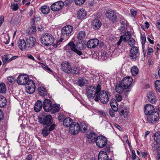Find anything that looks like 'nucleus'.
<instances>
[{
  "label": "nucleus",
  "mask_w": 160,
  "mask_h": 160,
  "mask_svg": "<svg viewBox=\"0 0 160 160\" xmlns=\"http://www.w3.org/2000/svg\"><path fill=\"white\" fill-rule=\"evenodd\" d=\"M132 81L131 77H128L124 78L118 84L115 86L116 92L118 93H122L124 90L129 89Z\"/></svg>",
  "instance_id": "1"
},
{
  "label": "nucleus",
  "mask_w": 160,
  "mask_h": 160,
  "mask_svg": "<svg viewBox=\"0 0 160 160\" xmlns=\"http://www.w3.org/2000/svg\"><path fill=\"white\" fill-rule=\"evenodd\" d=\"M86 95L89 99H92L98 96L101 90V86L98 84L96 88L95 86H89L86 89Z\"/></svg>",
  "instance_id": "2"
},
{
  "label": "nucleus",
  "mask_w": 160,
  "mask_h": 160,
  "mask_svg": "<svg viewBox=\"0 0 160 160\" xmlns=\"http://www.w3.org/2000/svg\"><path fill=\"white\" fill-rule=\"evenodd\" d=\"M92 142H95L97 146L100 148L105 147V150L107 151H109L110 150V147H107V144L108 142L107 138L103 136H97L96 138L93 139L91 140Z\"/></svg>",
  "instance_id": "3"
},
{
  "label": "nucleus",
  "mask_w": 160,
  "mask_h": 160,
  "mask_svg": "<svg viewBox=\"0 0 160 160\" xmlns=\"http://www.w3.org/2000/svg\"><path fill=\"white\" fill-rule=\"evenodd\" d=\"M54 41V37L50 33H44L41 38V42L45 46H50L52 45Z\"/></svg>",
  "instance_id": "4"
},
{
  "label": "nucleus",
  "mask_w": 160,
  "mask_h": 160,
  "mask_svg": "<svg viewBox=\"0 0 160 160\" xmlns=\"http://www.w3.org/2000/svg\"><path fill=\"white\" fill-rule=\"evenodd\" d=\"M39 122L43 126L47 125L48 127L52 123L53 118L50 115H46L44 114H42L41 117H39Z\"/></svg>",
  "instance_id": "5"
},
{
  "label": "nucleus",
  "mask_w": 160,
  "mask_h": 160,
  "mask_svg": "<svg viewBox=\"0 0 160 160\" xmlns=\"http://www.w3.org/2000/svg\"><path fill=\"white\" fill-rule=\"evenodd\" d=\"M94 100L96 102L100 100L102 103H107L109 101L108 92L104 90H101Z\"/></svg>",
  "instance_id": "6"
},
{
  "label": "nucleus",
  "mask_w": 160,
  "mask_h": 160,
  "mask_svg": "<svg viewBox=\"0 0 160 160\" xmlns=\"http://www.w3.org/2000/svg\"><path fill=\"white\" fill-rule=\"evenodd\" d=\"M147 120L150 123L152 124L156 122L159 119L158 112L155 111L152 113L147 116Z\"/></svg>",
  "instance_id": "7"
},
{
  "label": "nucleus",
  "mask_w": 160,
  "mask_h": 160,
  "mask_svg": "<svg viewBox=\"0 0 160 160\" xmlns=\"http://www.w3.org/2000/svg\"><path fill=\"white\" fill-rule=\"evenodd\" d=\"M35 83L32 80H30L26 85V92L28 93L32 94L35 91Z\"/></svg>",
  "instance_id": "8"
},
{
  "label": "nucleus",
  "mask_w": 160,
  "mask_h": 160,
  "mask_svg": "<svg viewBox=\"0 0 160 160\" xmlns=\"http://www.w3.org/2000/svg\"><path fill=\"white\" fill-rule=\"evenodd\" d=\"M26 42L28 48L30 50L35 47L36 39L33 36H29L27 38Z\"/></svg>",
  "instance_id": "9"
},
{
  "label": "nucleus",
  "mask_w": 160,
  "mask_h": 160,
  "mask_svg": "<svg viewBox=\"0 0 160 160\" xmlns=\"http://www.w3.org/2000/svg\"><path fill=\"white\" fill-rule=\"evenodd\" d=\"M30 81L28 76L26 74H22L20 75L17 79V82L19 85H25Z\"/></svg>",
  "instance_id": "10"
},
{
  "label": "nucleus",
  "mask_w": 160,
  "mask_h": 160,
  "mask_svg": "<svg viewBox=\"0 0 160 160\" xmlns=\"http://www.w3.org/2000/svg\"><path fill=\"white\" fill-rule=\"evenodd\" d=\"M107 18L113 22L116 23L118 21L117 16L115 13L112 10H108L107 11L106 14Z\"/></svg>",
  "instance_id": "11"
},
{
  "label": "nucleus",
  "mask_w": 160,
  "mask_h": 160,
  "mask_svg": "<svg viewBox=\"0 0 160 160\" xmlns=\"http://www.w3.org/2000/svg\"><path fill=\"white\" fill-rule=\"evenodd\" d=\"M80 125L76 122H73L69 128V132L72 134L76 135L80 130Z\"/></svg>",
  "instance_id": "12"
},
{
  "label": "nucleus",
  "mask_w": 160,
  "mask_h": 160,
  "mask_svg": "<svg viewBox=\"0 0 160 160\" xmlns=\"http://www.w3.org/2000/svg\"><path fill=\"white\" fill-rule=\"evenodd\" d=\"M73 30V28L71 25H68L64 27L61 29L62 34L63 36L69 37Z\"/></svg>",
  "instance_id": "13"
},
{
  "label": "nucleus",
  "mask_w": 160,
  "mask_h": 160,
  "mask_svg": "<svg viewBox=\"0 0 160 160\" xmlns=\"http://www.w3.org/2000/svg\"><path fill=\"white\" fill-rule=\"evenodd\" d=\"M64 5L63 2L58 1L53 3L51 6V9L52 11L55 12L62 9Z\"/></svg>",
  "instance_id": "14"
},
{
  "label": "nucleus",
  "mask_w": 160,
  "mask_h": 160,
  "mask_svg": "<svg viewBox=\"0 0 160 160\" xmlns=\"http://www.w3.org/2000/svg\"><path fill=\"white\" fill-rule=\"evenodd\" d=\"M139 49L136 47H132L130 51L129 56L131 59L135 60L139 55Z\"/></svg>",
  "instance_id": "15"
},
{
  "label": "nucleus",
  "mask_w": 160,
  "mask_h": 160,
  "mask_svg": "<svg viewBox=\"0 0 160 160\" xmlns=\"http://www.w3.org/2000/svg\"><path fill=\"white\" fill-rule=\"evenodd\" d=\"M62 70L68 74L71 73L72 68L69 62L65 61L63 62L61 64Z\"/></svg>",
  "instance_id": "16"
},
{
  "label": "nucleus",
  "mask_w": 160,
  "mask_h": 160,
  "mask_svg": "<svg viewBox=\"0 0 160 160\" xmlns=\"http://www.w3.org/2000/svg\"><path fill=\"white\" fill-rule=\"evenodd\" d=\"M52 105L51 101L48 99H45L43 102V106L44 110L47 112H50Z\"/></svg>",
  "instance_id": "17"
},
{
  "label": "nucleus",
  "mask_w": 160,
  "mask_h": 160,
  "mask_svg": "<svg viewBox=\"0 0 160 160\" xmlns=\"http://www.w3.org/2000/svg\"><path fill=\"white\" fill-rule=\"evenodd\" d=\"M99 43V41L98 39H91L88 42L87 46L89 48H94L98 45Z\"/></svg>",
  "instance_id": "18"
},
{
  "label": "nucleus",
  "mask_w": 160,
  "mask_h": 160,
  "mask_svg": "<svg viewBox=\"0 0 160 160\" xmlns=\"http://www.w3.org/2000/svg\"><path fill=\"white\" fill-rule=\"evenodd\" d=\"M155 111L153 106L150 104H147L144 106V112L145 114L147 116Z\"/></svg>",
  "instance_id": "19"
},
{
  "label": "nucleus",
  "mask_w": 160,
  "mask_h": 160,
  "mask_svg": "<svg viewBox=\"0 0 160 160\" xmlns=\"http://www.w3.org/2000/svg\"><path fill=\"white\" fill-rule=\"evenodd\" d=\"M68 46L70 47L71 49L76 53L79 56H80L82 54V53L81 51L78 50L76 48V45L72 42H70L68 43Z\"/></svg>",
  "instance_id": "20"
},
{
  "label": "nucleus",
  "mask_w": 160,
  "mask_h": 160,
  "mask_svg": "<svg viewBox=\"0 0 160 160\" xmlns=\"http://www.w3.org/2000/svg\"><path fill=\"white\" fill-rule=\"evenodd\" d=\"M92 27L95 29H99L102 25V23L98 19H95L92 22Z\"/></svg>",
  "instance_id": "21"
},
{
  "label": "nucleus",
  "mask_w": 160,
  "mask_h": 160,
  "mask_svg": "<svg viewBox=\"0 0 160 160\" xmlns=\"http://www.w3.org/2000/svg\"><path fill=\"white\" fill-rule=\"evenodd\" d=\"M148 101L152 103H155L157 101L156 96L152 92H150L147 94Z\"/></svg>",
  "instance_id": "22"
},
{
  "label": "nucleus",
  "mask_w": 160,
  "mask_h": 160,
  "mask_svg": "<svg viewBox=\"0 0 160 160\" xmlns=\"http://www.w3.org/2000/svg\"><path fill=\"white\" fill-rule=\"evenodd\" d=\"M42 102L38 100L35 103L34 107V110L35 112H39L42 109Z\"/></svg>",
  "instance_id": "23"
},
{
  "label": "nucleus",
  "mask_w": 160,
  "mask_h": 160,
  "mask_svg": "<svg viewBox=\"0 0 160 160\" xmlns=\"http://www.w3.org/2000/svg\"><path fill=\"white\" fill-rule=\"evenodd\" d=\"M73 123V120L69 117H68L64 119L63 121V125L67 127H70L71 124Z\"/></svg>",
  "instance_id": "24"
},
{
  "label": "nucleus",
  "mask_w": 160,
  "mask_h": 160,
  "mask_svg": "<svg viewBox=\"0 0 160 160\" xmlns=\"http://www.w3.org/2000/svg\"><path fill=\"white\" fill-rule=\"evenodd\" d=\"M38 93L41 96L45 97L47 94V91L46 88L43 87H39L38 88Z\"/></svg>",
  "instance_id": "25"
},
{
  "label": "nucleus",
  "mask_w": 160,
  "mask_h": 160,
  "mask_svg": "<svg viewBox=\"0 0 160 160\" xmlns=\"http://www.w3.org/2000/svg\"><path fill=\"white\" fill-rule=\"evenodd\" d=\"M77 17L79 19H82L85 17L86 15V11L83 9L79 10L77 12Z\"/></svg>",
  "instance_id": "26"
},
{
  "label": "nucleus",
  "mask_w": 160,
  "mask_h": 160,
  "mask_svg": "<svg viewBox=\"0 0 160 160\" xmlns=\"http://www.w3.org/2000/svg\"><path fill=\"white\" fill-rule=\"evenodd\" d=\"M88 124L84 122H82L80 125V130L82 132H85L87 130H88Z\"/></svg>",
  "instance_id": "27"
},
{
  "label": "nucleus",
  "mask_w": 160,
  "mask_h": 160,
  "mask_svg": "<svg viewBox=\"0 0 160 160\" xmlns=\"http://www.w3.org/2000/svg\"><path fill=\"white\" fill-rule=\"evenodd\" d=\"M110 105L112 108V110L114 112H116L118 110V106L116 101L115 99L112 100L111 101Z\"/></svg>",
  "instance_id": "28"
},
{
  "label": "nucleus",
  "mask_w": 160,
  "mask_h": 160,
  "mask_svg": "<svg viewBox=\"0 0 160 160\" xmlns=\"http://www.w3.org/2000/svg\"><path fill=\"white\" fill-rule=\"evenodd\" d=\"M18 47L21 50L26 49L27 47L26 42L24 39H20L18 42Z\"/></svg>",
  "instance_id": "29"
},
{
  "label": "nucleus",
  "mask_w": 160,
  "mask_h": 160,
  "mask_svg": "<svg viewBox=\"0 0 160 160\" xmlns=\"http://www.w3.org/2000/svg\"><path fill=\"white\" fill-rule=\"evenodd\" d=\"M154 142L160 145V131L157 132L153 135Z\"/></svg>",
  "instance_id": "30"
},
{
  "label": "nucleus",
  "mask_w": 160,
  "mask_h": 160,
  "mask_svg": "<svg viewBox=\"0 0 160 160\" xmlns=\"http://www.w3.org/2000/svg\"><path fill=\"white\" fill-rule=\"evenodd\" d=\"M88 81L84 78H80L77 82L78 85L80 87L83 86L87 83Z\"/></svg>",
  "instance_id": "31"
},
{
  "label": "nucleus",
  "mask_w": 160,
  "mask_h": 160,
  "mask_svg": "<svg viewBox=\"0 0 160 160\" xmlns=\"http://www.w3.org/2000/svg\"><path fill=\"white\" fill-rule=\"evenodd\" d=\"M10 57V55L9 54L5 55L2 57V60L3 65L6 63L10 62V60H9Z\"/></svg>",
  "instance_id": "32"
},
{
  "label": "nucleus",
  "mask_w": 160,
  "mask_h": 160,
  "mask_svg": "<svg viewBox=\"0 0 160 160\" xmlns=\"http://www.w3.org/2000/svg\"><path fill=\"white\" fill-rule=\"evenodd\" d=\"M98 160H109L108 159V156L106 152L99 153L98 156Z\"/></svg>",
  "instance_id": "33"
},
{
  "label": "nucleus",
  "mask_w": 160,
  "mask_h": 160,
  "mask_svg": "<svg viewBox=\"0 0 160 160\" xmlns=\"http://www.w3.org/2000/svg\"><path fill=\"white\" fill-rule=\"evenodd\" d=\"M85 32L83 31H80L77 34V38L78 40H82L86 37Z\"/></svg>",
  "instance_id": "34"
},
{
  "label": "nucleus",
  "mask_w": 160,
  "mask_h": 160,
  "mask_svg": "<svg viewBox=\"0 0 160 160\" xmlns=\"http://www.w3.org/2000/svg\"><path fill=\"white\" fill-rule=\"evenodd\" d=\"M41 10L43 14H47L49 12L50 8L47 6H43L41 7Z\"/></svg>",
  "instance_id": "35"
},
{
  "label": "nucleus",
  "mask_w": 160,
  "mask_h": 160,
  "mask_svg": "<svg viewBox=\"0 0 160 160\" xmlns=\"http://www.w3.org/2000/svg\"><path fill=\"white\" fill-rule=\"evenodd\" d=\"M121 36H123V40L125 42H127L131 38V33L130 32H126L123 35Z\"/></svg>",
  "instance_id": "36"
},
{
  "label": "nucleus",
  "mask_w": 160,
  "mask_h": 160,
  "mask_svg": "<svg viewBox=\"0 0 160 160\" xmlns=\"http://www.w3.org/2000/svg\"><path fill=\"white\" fill-rule=\"evenodd\" d=\"M51 108L50 112H51L52 113H54L58 112L59 110L58 106L57 104H55L53 105H52Z\"/></svg>",
  "instance_id": "37"
},
{
  "label": "nucleus",
  "mask_w": 160,
  "mask_h": 160,
  "mask_svg": "<svg viewBox=\"0 0 160 160\" xmlns=\"http://www.w3.org/2000/svg\"><path fill=\"white\" fill-rule=\"evenodd\" d=\"M6 98L2 96H0V107H4L6 105Z\"/></svg>",
  "instance_id": "38"
},
{
  "label": "nucleus",
  "mask_w": 160,
  "mask_h": 160,
  "mask_svg": "<svg viewBox=\"0 0 160 160\" xmlns=\"http://www.w3.org/2000/svg\"><path fill=\"white\" fill-rule=\"evenodd\" d=\"M86 137L88 139H91L92 138H93V139L96 138L95 137L97 136V134L92 131H91L90 132L88 133L87 132L86 134Z\"/></svg>",
  "instance_id": "39"
},
{
  "label": "nucleus",
  "mask_w": 160,
  "mask_h": 160,
  "mask_svg": "<svg viewBox=\"0 0 160 160\" xmlns=\"http://www.w3.org/2000/svg\"><path fill=\"white\" fill-rule=\"evenodd\" d=\"M6 91V87L5 84L3 82L0 83V92L5 93Z\"/></svg>",
  "instance_id": "40"
},
{
  "label": "nucleus",
  "mask_w": 160,
  "mask_h": 160,
  "mask_svg": "<svg viewBox=\"0 0 160 160\" xmlns=\"http://www.w3.org/2000/svg\"><path fill=\"white\" fill-rule=\"evenodd\" d=\"M139 70L138 68L135 66L133 67L131 69V72L133 76H136L138 73Z\"/></svg>",
  "instance_id": "41"
},
{
  "label": "nucleus",
  "mask_w": 160,
  "mask_h": 160,
  "mask_svg": "<svg viewBox=\"0 0 160 160\" xmlns=\"http://www.w3.org/2000/svg\"><path fill=\"white\" fill-rule=\"evenodd\" d=\"M71 73L73 74H78L80 73V70L79 68L76 67H74L72 68Z\"/></svg>",
  "instance_id": "42"
},
{
  "label": "nucleus",
  "mask_w": 160,
  "mask_h": 160,
  "mask_svg": "<svg viewBox=\"0 0 160 160\" xmlns=\"http://www.w3.org/2000/svg\"><path fill=\"white\" fill-rule=\"evenodd\" d=\"M49 132L47 127H45L42 130L41 134L43 137H46L49 134Z\"/></svg>",
  "instance_id": "43"
},
{
  "label": "nucleus",
  "mask_w": 160,
  "mask_h": 160,
  "mask_svg": "<svg viewBox=\"0 0 160 160\" xmlns=\"http://www.w3.org/2000/svg\"><path fill=\"white\" fill-rule=\"evenodd\" d=\"M82 42L81 41V42H80V41H79L77 43L76 45V48L79 49L78 50L80 51L83 49L84 47L83 44L82 43Z\"/></svg>",
  "instance_id": "44"
},
{
  "label": "nucleus",
  "mask_w": 160,
  "mask_h": 160,
  "mask_svg": "<svg viewBox=\"0 0 160 160\" xmlns=\"http://www.w3.org/2000/svg\"><path fill=\"white\" fill-rule=\"evenodd\" d=\"M11 8L13 10L16 11L19 8L18 3H15L13 2L11 4Z\"/></svg>",
  "instance_id": "45"
},
{
  "label": "nucleus",
  "mask_w": 160,
  "mask_h": 160,
  "mask_svg": "<svg viewBox=\"0 0 160 160\" xmlns=\"http://www.w3.org/2000/svg\"><path fill=\"white\" fill-rule=\"evenodd\" d=\"M152 149L153 151H158V150H159L160 148V147L158 146L157 144L155 143H152Z\"/></svg>",
  "instance_id": "46"
},
{
  "label": "nucleus",
  "mask_w": 160,
  "mask_h": 160,
  "mask_svg": "<svg viewBox=\"0 0 160 160\" xmlns=\"http://www.w3.org/2000/svg\"><path fill=\"white\" fill-rule=\"evenodd\" d=\"M37 63L41 64L42 67L45 70L47 71H49L52 72L51 69L50 68H49L48 66H46L45 64L42 63L40 62H37Z\"/></svg>",
  "instance_id": "47"
},
{
  "label": "nucleus",
  "mask_w": 160,
  "mask_h": 160,
  "mask_svg": "<svg viewBox=\"0 0 160 160\" xmlns=\"http://www.w3.org/2000/svg\"><path fill=\"white\" fill-rule=\"evenodd\" d=\"M2 41L5 44H7L9 42V38L8 36H5L3 38H2Z\"/></svg>",
  "instance_id": "48"
},
{
  "label": "nucleus",
  "mask_w": 160,
  "mask_h": 160,
  "mask_svg": "<svg viewBox=\"0 0 160 160\" xmlns=\"http://www.w3.org/2000/svg\"><path fill=\"white\" fill-rule=\"evenodd\" d=\"M141 40H142L141 43H142V48H143V51L144 54V55H145V52H144V51L143 46L145 42H146V37L145 36L143 37L142 34H141Z\"/></svg>",
  "instance_id": "49"
},
{
  "label": "nucleus",
  "mask_w": 160,
  "mask_h": 160,
  "mask_svg": "<svg viewBox=\"0 0 160 160\" xmlns=\"http://www.w3.org/2000/svg\"><path fill=\"white\" fill-rule=\"evenodd\" d=\"M128 41V45L130 47H132L134 45L135 43V40L133 38H131Z\"/></svg>",
  "instance_id": "50"
},
{
  "label": "nucleus",
  "mask_w": 160,
  "mask_h": 160,
  "mask_svg": "<svg viewBox=\"0 0 160 160\" xmlns=\"http://www.w3.org/2000/svg\"><path fill=\"white\" fill-rule=\"evenodd\" d=\"M119 114L120 116H123L125 118L127 117L128 113L126 111H125L124 110H122L119 112Z\"/></svg>",
  "instance_id": "51"
},
{
  "label": "nucleus",
  "mask_w": 160,
  "mask_h": 160,
  "mask_svg": "<svg viewBox=\"0 0 160 160\" xmlns=\"http://www.w3.org/2000/svg\"><path fill=\"white\" fill-rule=\"evenodd\" d=\"M36 26H32L30 28L29 33L32 34H34L35 32H36Z\"/></svg>",
  "instance_id": "52"
},
{
  "label": "nucleus",
  "mask_w": 160,
  "mask_h": 160,
  "mask_svg": "<svg viewBox=\"0 0 160 160\" xmlns=\"http://www.w3.org/2000/svg\"><path fill=\"white\" fill-rule=\"evenodd\" d=\"M85 0H75V2L76 4L78 5H82L85 2Z\"/></svg>",
  "instance_id": "53"
},
{
  "label": "nucleus",
  "mask_w": 160,
  "mask_h": 160,
  "mask_svg": "<svg viewBox=\"0 0 160 160\" xmlns=\"http://www.w3.org/2000/svg\"><path fill=\"white\" fill-rule=\"evenodd\" d=\"M120 22L121 23V24L122 25L126 26L127 21L122 16H121V17L120 20Z\"/></svg>",
  "instance_id": "54"
},
{
  "label": "nucleus",
  "mask_w": 160,
  "mask_h": 160,
  "mask_svg": "<svg viewBox=\"0 0 160 160\" xmlns=\"http://www.w3.org/2000/svg\"><path fill=\"white\" fill-rule=\"evenodd\" d=\"M155 87L156 89H159L160 86V80H157L155 82Z\"/></svg>",
  "instance_id": "55"
},
{
  "label": "nucleus",
  "mask_w": 160,
  "mask_h": 160,
  "mask_svg": "<svg viewBox=\"0 0 160 160\" xmlns=\"http://www.w3.org/2000/svg\"><path fill=\"white\" fill-rule=\"evenodd\" d=\"M116 98L118 102H119L122 100V97L121 95L118 94L116 95Z\"/></svg>",
  "instance_id": "56"
},
{
  "label": "nucleus",
  "mask_w": 160,
  "mask_h": 160,
  "mask_svg": "<svg viewBox=\"0 0 160 160\" xmlns=\"http://www.w3.org/2000/svg\"><path fill=\"white\" fill-rule=\"evenodd\" d=\"M126 28V26L122 25L121 26L119 30L121 32L123 33L125 31V29Z\"/></svg>",
  "instance_id": "57"
},
{
  "label": "nucleus",
  "mask_w": 160,
  "mask_h": 160,
  "mask_svg": "<svg viewBox=\"0 0 160 160\" xmlns=\"http://www.w3.org/2000/svg\"><path fill=\"white\" fill-rule=\"evenodd\" d=\"M27 57L28 59L34 61L36 62H38L37 61L35 60L34 57L32 55L29 54H27Z\"/></svg>",
  "instance_id": "58"
},
{
  "label": "nucleus",
  "mask_w": 160,
  "mask_h": 160,
  "mask_svg": "<svg viewBox=\"0 0 160 160\" xmlns=\"http://www.w3.org/2000/svg\"><path fill=\"white\" fill-rule=\"evenodd\" d=\"M98 112L102 115L103 116L105 117L108 115V113L102 111H98Z\"/></svg>",
  "instance_id": "59"
},
{
  "label": "nucleus",
  "mask_w": 160,
  "mask_h": 160,
  "mask_svg": "<svg viewBox=\"0 0 160 160\" xmlns=\"http://www.w3.org/2000/svg\"><path fill=\"white\" fill-rule=\"evenodd\" d=\"M114 112L113 110L111 109H110L109 110V113L110 116L112 117H113L115 116Z\"/></svg>",
  "instance_id": "60"
},
{
  "label": "nucleus",
  "mask_w": 160,
  "mask_h": 160,
  "mask_svg": "<svg viewBox=\"0 0 160 160\" xmlns=\"http://www.w3.org/2000/svg\"><path fill=\"white\" fill-rule=\"evenodd\" d=\"M56 125L55 124H52L49 128L48 129V130L49 131H52L55 128Z\"/></svg>",
  "instance_id": "61"
},
{
  "label": "nucleus",
  "mask_w": 160,
  "mask_h": 160,
  "mask_svg": "<svg viewBox=\"0 0 160 160\" xmlns=\"http://www.w3.org/2000/svg\"><path fill=\"white\" fill-rule=\"evenodd\" d=\"M62 40L63 39L62 38H61V39L59 40V41L57 42H56V44H54L53 45V47H54V48H56L57 47L58 45L60 44V42H62Z\"/></svg>",
  "instance_id": "62"
},
{
  "label": "nucleus",
  "mask_w": 160,
  "mask_h": 160,
  "mask_svg": "<svg viewBox=\"0 0 160 160\" xmlns=\"http://www.w3.org/2000/svg\"><path fill=\"white\" fill-rule=\"evenodd\" d=\"M64 116L63 114H60L58 117V120L60 121L62 120V119L64 118Z\"/></svg>",
  "instance_id": "63"
},
{
  "label": "nucleus",
  "mask_w": 160,
  "mask_h": 160,
  "mask_svg": "<svg viewBox=\"0 0 160 160\" xmlns=\"http://www.w3.org/2000/svg\"><path fill=\"white\" fill-rule=\"evenodd\" d=\"M148 52L147 53L149 55L151 54L153 52V49L151 48H148L147 49Z\"/></svg>",
  "instance_id": "64"
}]
</instances>
